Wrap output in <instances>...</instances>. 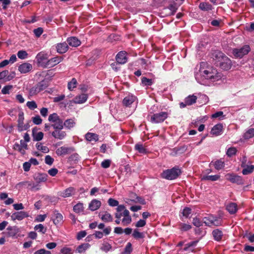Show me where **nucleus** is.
<instances>
[{
    "mask_svg": "<svg viewBox=\"0 0 254 254\" xmlns=\"http://www.w3.org/2000/svg\"><path fill=\"white\" fill-rule=\"evenodd\" d=\"M200 72L206 79H210L212 81H218L222 76V74L221 72H218L216 68L212 67H208L203 70L201 68Z\"/></svg>",
    "mask_w": 254,
    "mask_h": 254,
    "instance_id": "obj_1",
    "label": "nucleus"
},
{
    "mask_svg": "<svg viewBox=\"0 0 254 254\" xmlns=\"http://www.w3.org/2000/svg\"><path fill=\"white\" fill-rule=\"evenodd\" d=\"M13 87L12 85H6L3 87L1 90V93L3 94H7L9 93V90Z\"/></svg>",
    "mask_w": 254,
    "mask_h": 254,
    "instance_id": "obj_62",
    "label": "nucleus"
},
{
    "mask_svg": "<svg viewBox=\"0 0 254 254\" xmlns=\"http://www.w3.org/2000/svg\"><path fill=\"white\" fill-rule=\"evenodd\" d=\"M224 167V163L221 160H217L214 163V167L216 170H219Z\"/></svg>",
    "mask_w": 254,
    "mask_h": 254,
    "instance_id": "obj_52",
    "label": "nucleus"
},
{
    "mask_svg": "<svg viewBox=\"0 0 254 254\" xmlns=\"http://www.w3.org/2000/svg\"><path fill=\"white\" fill-rule=\"evenodd\" d=\"M6 230V235L9 237L16 236L19 232V229L16 226H9L7 228Z\"/></svg>",
    "mask_w": 254,
    "mask_h": 254,
    "instance_id": "obj_21",
    "label": "nucleus"
},
{
    "mask_svg": "<svg viewBox=\"0 0 254 254\" xmlns=\"http://www.w3.org/2000/svg\"><path fill=\"white\" fill-rule=\"evenodd\" d=\"M135 97L132 95H128L124 98L123 101V104L126 106H130L135 101Z\"/></svg>",
    "mask_w": 254,
    "mask_h": 254,
    "instance_id": "obj_28",
    "label": "nucleus"
},
{
    "mask_svg": "<svg viewBox=\"0 0 254 254\" xmlns=\"http://www.w3.org/2000/svg\"><path fill=\"white\" fill-rule=\"evenodd\" d=\"M73 210L76 213H80L83 212L84 207L83 204L81 202H78L73 207Z\"/></svg>",
    "mask_w": 254,
    "mask_h": 254,
    "instance_id": "obj_37",
    "label": "nucleus"
},
{
    "mask_svg": "<svg viewBox=\"0 0 254 254\" xmlns=\"http://www.w3.org/2000/svg\"><path fill=\"white\" fill-rule=\"evenodd\" d=\"M71 249L68 248H63L61 250L59 254H71Z\"/></svg>",
    "mask_w": 254,
    "mask_h": 254,
    "instance_id": "obj_64",
    "label": "nucleus"
},
{
    "mask_svg": "<svg viewBox=\"0 0 254 254\" xmlns=\"http://www.w3.org/2000/svg\"><path fill=\"white\" fill-rule=\"evenodd\" d=\"M232 65V63L231 60L225 55L216 66H219L223 70H228L231 68Z\"/></svg>",
    "mask_w": 254,
    "mask_h": 254,
    "instance_id": "obj_11",
    "label": "nucleus"
},
{
    "mask_svg": "<svg viewBox=\"0 0 254 254\" xmlns=\"http://www.w3.org/2000/svg\"><path fill=\"white\" fill-rule=\"evenodd\" d=\"M28 214L24 211H19L13 213L11 215V218L12 220H21L23 219L28 217Z\"/></svg>",
    "mask_w": 254,
    "mask_h": 254,
    "instance_id": "obj_18",
    "label": "nucleus"
},
{
    "mask_svg": "<svg viewBox=\"0 0 254 254\" xmlns=\"http://www.w3.org/2000/svg\"><path fill=\"white\" fill-rule=\"evenodd\" d=\"M112 248V246H111V244H110L109 243H108V242H104L100 249L103 251V252H104L105 253H108V252H109Z\"/></svg>",
    "mask_w": 254,
    "mask_h": 254,
    "instance_id": "obj_38",
    "label": "nucleus"
},
{
    "mask_svg": "<svg viewBox=\"0 0 254 254\" xmlns=\"http://www.w3.org/2000/svg\"><path fill=\"white\" fill-rule=\"evenodd\" d=\"M77 83L76 79L75 78H72L71 81L68 83V89L69 90H73V88L76 87Z\"/></svg>",
    "mask_w": 254,
    "mask_h": 254,
    "instance_id": "obj_45",
    "label": "nucleus"
},
{
    "mask_svg": "<svg viewBox=\"0 0 254 254\" xmlns=\"http://www.w3.org/2000/svg\"><path fill=\"white\" fill-rule=\"evenodd\" d=\"M210 58L212 59V61L216 66L218 63L223 59L225 55L219 50H215L212 51L210 54Z\"/></svg>",
    "mask_w": 254,
    "mask_h": 254,
    "instance_id": "obj_10",
    "label": "nucleus"
},
{
    "mask_svg": "<svg viewBox=\"0 0 254 254\" xmlns=\"http://www.w3.org/2000/svg\"><path fill=\"white\" fill-rule=\"evenodd\" d=\"M226 209L231 214H234L238 210V205L236 203L230 202L226 205Z\"/></svg>",
    "mask_w": 254,
    "mask_h": 254,
    "instance_id": "obj_23",
    "label": "nucleus"
},
{
    "mask_svg": "<svg viewBox=\"0 0 254 254\" xmlns=\"http://www.w3.org/2000/svg\"><path fill=\"white\" fill-rule=\"evenodd\" d=\"M197 97L194 95H189L185 99V103H187L188 106H190L196 103Z\"/></svg>",
    "mask_w": 254,
    "mask_h": 254,
    "instance_id": "obj_34",
    "label": "nucleus"
},
{
    "mask_svg": "<svg viewBox=\"0 0 254 254\" xmlns=\"http://www.w3.org/2000/svg\"><path fill=\"white\" fill-rule=\"evenodd\" d=\"M75 192V189L73 187H69L61 192L60 195L63 197H68L73 195Z\"/></svg>",
    "mask_w": 254,
    "mask_h": 254,
    "instance_id": "obj_20",
    "label": "nucleus"
},
{
    "mask_svg": "<svg viewBox=\"0 0 254 254\" xmlns=\"http://www.w3.org/2000/svg\"><path fill=\"white\" fill-rule=\"evenodd\" d=\"M101 205V202L100 200L96 199H93L89 204V209L91 211H95L97 210Z\"/></svg>",
    "mask_w": 254,
    "mask_h": 254,
    "instance_id": "obj_24",
    "label": "nucleus"
},
{
    "mask_svg": "<svg viewBox=\"0 0 254 254\" xmlns=\"http://www.w3.org/2000/svg\"><path fill=\"white\" fill-rule=\"evenodd\" d=\"M44 30L42 27H38L37 28L34 29L33 30V32L37 37H39L43 33Z\"/></svg>",
    "mask_w": 254,
    "mask_h": 254,
    "instance_id": "obj_55",
    "label": "nucleus"
},
{
    "mask_svg": "<svg viewBox=\"0 0 254 254\" xmlns=\"http://www.w3.org/2000/svg\"><path fill=\"white\" fill-rule=\"evenodd\" d=\"M36 59L38 66L47 68V62H48V61L47 54L40 52L37 55Z\"/></svg>",
    "mask_w": 254,
    "mask_h": 254,
    "instance_id": "obj_9",
    "label": "nucleus"
},
{
    "mask_svg": "<svg viewBox=\"0 0 254 254\" xmlns=\"http://www.w3.org/2000/svg\"><path fill=\"white\" fill-rule=\"evenodd\" d=\"M32 163V158H30L28 162L23 163V168L25 172L29 171Z\"/></svg>",
    "mask_w": 254,
    "mask_h": 254,
    "instance_id": "obj_56",
    "label": "nucleus"
},
{
    "mask_svg": "<svg viewBox=\"0 0 254 254\" xmlns=\"http://www.w3.org/2000/svg\"><path fill=\"white\" fill-rule=\"evenodd\" d=\"M134 148L140 153L146 154L147 153L146 149L144 147L142 144H136L135 145Z\"/></svg>",
    "mask_w": 254,
    "mask_h": 254,
    "instance_id": "obj_41",
    "label": "nucleus"
},
{
    "mask_svg": "<svg viewBox=\"0 0 254 254\" xmlns=\"http://www.w3.org/2000/svg\"><path fill=\"white\" fill-rule=\"evenodd\" d=\"M66 42L59 43L57 48H68V45L72 47H77L80 45V41L76 37H71L67 39Z\"/></svg>",
    "mask_w": 254,
    "mask_h": 254,
    "instance_id": "obj_5",
    "label": "nucleus"
},
{
    "mask_svg": "<svg viewBox=\"0 0 254 254\" xmlns=\"http://www.w3.org/2000/svg\"><path fill=\"white\" fill-rule=\"evenodd\" d=\"M244 238H247L250 243L254 242V234L246 233L243 236Z\"/></svg>",
    "mask_w": 254,
    "mask_h": 254,
    "instance_id": "obj_60",
    "label": "nucleus"
},
{
    "mask_svg": "<svg viewBox=\"0 0 254 254\" xmlns=\"http://www.w3.org/2000/svg\"><path fill=\"white\" fill-rule=\"evenodd\" d=\"M150 117V115L148 117ZM168 117V113L166 112H162L159 113L154 114L150 116V122L154 124H158L164 122Z\"/></svg>",
    "mask_w": 254,
    "mask_h": 254,
    "instance_id": "obj_6",
    "label": "nucleus"
},
{
    "mask_svg": "<svg viewBox=\"0 0 254 254\" xmlns=\"http://www.w3.org/2000/svg\"><path fill=\"white\" fill-rule=\"evenodd\" d=\"M250 51V49H234L233 54L236 58H242L244 55H247Z\"/></svg>",
    "mask_w": 254,
    "mask_h": 254,
    "instance_id": "obj_16",
    "label": "nucleus"
},
{
    "mask_svg": "<svg viewBox=\"0 0 254 254\" xmlns=\"http://www.w3.org/2000/svg\"><path fill=\"white\" fill-rule=\"evenodd\" d=\"M34 229L35 231H37L38 232H40L42 234H45L46 232V228L41 224L36 225L34 227Z\"/></svg>",
    "mask_w": 254,
    "mask_h": 254,
    "instance_id": "obj_47",
    "label": "nucleus"
},
{
    "mask_svg": "<svg viewBox=\"0 0 254 254\" xmlns=\"http://www.w3.org/2000/svg\"><path fill=\"white\" fill-rule=\"evenodd\" d=\"M54 161V158L51 156L48 155L45 156V162L46 164L51 166L53 164Z\"/></svg>",
    "mask_w": 254,
    "mask_h": 254,
    "instance_id": "obj_59",
    "label": "nucleus"
},
{
    "mask_svg": "<svg viewBox=\"0 0 254 254\" xmlns=\"http://www.w3.org/2000/svg\"><path fill=\"white\" fill-rule=\"evenodd\" d=\"M223 130V125L221 124H218L215 125L211 130V133L213 135L218 136L220 135Z\"/></svg>",
    "mask_w": 254,
    "mask_h": 254,
    "instance_id": "obj_26",
    "label": "nucleus"
},
{
    "mask_svg": "<svg viewBox=\"0 0 254 254\" xmlns=\"http://www.w3.org/2000/svg\"><path fill=\"white\" fill-rule=\"evenodd\" d=\"M63 60V58L62 57H56L48 60V62H47V68H51L61 63Z\"/></svg>",
    "mask_w": 254,
    "mask_h": 254,
    "instance_id": "obj_17",
    "label": "nucleus"
},
{
    "mask_svg": "<svg viewBox=\"0 0 254 254\" xmlns=\"http://www.w3.org/2000/svg\"><path fill=\"white\" fill-rule=\"evenodd\" d=\"M198 241L196 240V241H193L190 242L186 244L185 247H184L183 250L184 251H188L189 248H190L191 247H195L196 246L197 244L198 243Z\"/></svg>",
    "mask_w": 254,
    "mask_h": 254,
    "instance_id": "obj_46",
    "label": "nucleus"
},
{
    "mask_svg": "<svg viewBox=\"0 0 254 254\" xmlns=\"http://www.w3.org/2000/svg\"><path fill=\"white\" fill-rule=\"evenodd\" d=\"M212 235L214 240L220 242L222 239L223 233L220 229H216L212 231Z\"/></svg>",
    "mask_w": 254,
    "mask_h": 254,
    "instance_id": "obj_25",
    "label": "nucleus"
},
{
    "mask_svg": "<svg viewBox=\"0 0 254 254\" xmlns=\"http://www.w3.org/2000/svg\"><path fill=\"white\" fill-rule=\"evenodd\" d=\"M248 165H246L245 167H242L243 168L242 170V174L244 175H247L252 173L254 171V165L252 164V162L250 161H248Z\"/></svg>",
    "mask_w": 254,
    "mask_h": 254,
    "instance_id": "obj_19",
    "label": "nucleus"
},
{
    "mask_svg": "<svg viewBox=\"0 0 254 254\" xmlns=\"http://www.w3.org/2000/svg\"><path fill=\"white\" fill-rule=\"evenodd\" d=\"M182 173L178 166H175L172 169L164 170L161 174V177L168 180H173L176 179Z\"/></svg>",
    "mask_w": 254,
    "mask_h": 254,
    "instance_id": "obj_2",
    "label": "nucleus"
},
{
    "mask_svg": "<svg viewBox=\"0 0 254 254\" xmlns=\"http://www.w3.org/2000/svg\"><path fill=\"white\" fill-rule=\"evenodd\" d=\"M116 60L121 64H126L127 61V53L125 51L119 52L116 56Z\"/></svg>",
    "mask_w": 254,
    "mask_h": 254,
    "instance_id": "obj_14",
    "label": "nucleus"
},
{
    "mask_svg": "<svg viewBox=\"0 0 254 254\" xmlns=\"http://www.w3.org/2000/svg\"><path fill=\"white\" fill-rule=\"evenodd\" d=\"M18 119L17 127H18L21 125L23 124V121H24V119L23 112L22 111L18 110Z\"/></svg>",
    "mask_w": 254,
    "mask_h": 254,
    "instance_id": "obj_49",
    "label": "nucleus"
},
{
    "mask_svg": "<svg viewBox=\"0 0 254 254\" xmlns=\"http://www.w3.org/2000/svg\"><path fill=\"white\" fill-rule=\"evenodd\" d=\"M40 77L39 76V78H36V80H41L40 82L38 83V84L37 85V86L35 88V92L37 93L39 92L44 89H45L48 86L46 82L43 79H40Z\"/></svg>",
    "mask_w": 254,
    "mask_h": 254,
    "instance_id": "obj_22",
    "label": "nucleus"
},
{
    "mask_svg": "<svg viewBox=\"0 0 254 254\" xmlns=\"http://www.w3.org/2000/svg\"><path fill=\"white\" fill-rule=\"evenodd\" d=\"M132 236L135 239L143 238L144 235L143 233L139 232L137 229H135L132 233Z\"/></svg>",
    "mask_w": 254,
    "mask_h": 254,
    "instance_id": "obj_48",
    "label": "nucleus"
},
{
    "mask_svg": "<svg viewBox=\"0 0 254 254\" xmlns=\"http://www.w3.org/2000/svg\"><path fill=\"white\" fill-rule=\"evenodd\" d=\"M208 227L220 226L222 225L223 220L220 217L213 215H208L203 218V223Z\"/></svg>",
    "mask_w": 254,
    "mask_h": 254,
    "instance_id": "obj_3",
    "label": "nucleus"
},
{
    "mask_svg": "<svg viewBox=\"0 0 254 254\" xmlns=\"http://www.w3.org/2000/svg\"><path fill=\"white\" fill-rule=\"evenodd\" d=\"M31 67L30 64L24 63L18 66V70L21 73H25L30 71Z\"/></svg>",
    "mask_w": 254,
    "mask_h": 254,
    "instance_id": "obj_29",
    "label": "nucleus"
},
{
    "mask_svg": "<svg viewBox=\"0 0 254 254\" xmlns=\"http://www.w3.org/2000/svg\"><path fill=\"white\" fill-rule=\"evenodd\" d=\"M48 121L54 123L51 125L52 127H54L55 125L56 127H61L62 125H63V120L60 119L58 114L55 113L49 115L48 117Z\"/></svg>",
    "mask_w": 254,
    "mask_h": 254,
    "instance_id": "obj_12",
    "label": "nucleus"
},
{
    "mask_svg": "<svg viewBox=\"0 0 254 254\" xmlns=\"http://www.w3.org/2000/svg\"><path fill=\"white\" fill-rule=\"evenodd\" d=\"M49 75L50 76H53L54 75L53 72L52 70H48L47 72L45 71H40L38 72L34 76V78H39V76H41L42 78L44 77H46L47 76Z\"/></svg>",
    "mask_w": 254,
    "mask_h": 254,
    "instance_id": "obj_33",
    "label": "nucleus"
},
{
    "mask_svg": "<svg viewBox=\"0 0 254 254\" xmlns=\"http://www.w3.org/2000/svg\"><path fill=\"white\" fill-rule=\"evenodd\" d=\"M35 128H33V140L36 141L41 140L43 138L44 133L41 131L35 133Z\"/></svg>",
    "mask_w": 254,
    "mask_h": 254,
    "instance_id": "obj_35",
    "label": "nucleus"
},
{
    "mask_svg": "<svg viewBox=\"0 0 254 254\" xmlns=\"http://www.w3.org/2000/svg\"><path fill=\"white\" fill-rule=\"evenodd\" d=\"M75 124L74 120L72 119H69L66 120L63 123L64 126H65L66 128L70 129L73 127Z\"/></svg>",
    "mask_w": 254,
    "mask_h": 254,
    "instance_id": "obj_39",
    "label": "nucleus"
},
{
    "mask_svg": "<svg viewBox=\"0 0 254 254\" xmlns=\"http://www.w3.org/2000/svg\"><path fill=\"white\" fill-rule=\"evenodd\" d=\"M220 176L219 175H203L201 177L202 181H215L219 179Z\"/></svg>",
    "mask_w": 254,
    "mask_h": 254,
    "instance_id": "obj_32",
    "label": "nucleus"
},
{
    "mask_svg": "<svg viewBox=\"0 0 254 254\" xmlns=\"http://www.w3.org/2000/svg\"><path fill=\"white\" fill-rule=\"evenodd\" d=\"M224 116L223 115V112L222 111H218L211 115V118H220V120L223 119Z\"/></svg>",
    "mask_w": 254,
    "mask_h": 254,
    "instance_id": "obj_57",
    "label": "nucleus"
},
{
    "mask_svg": "<svg viewBox=\"0 0 254 254\" xmlns=\"http://www.w3.org/2000/svg\"><path fill=\"white\" fill-rule=\"evenodd\" d=\"M237 151V150L235 147H230L227 149L226 154L229 157H232L236 154Z\"/></svg>",
    "mask_w": 254,
    "mask_h": 254,
    "instance_id": "obj_50",
    "label": "nucleus"
},
{
    "mask_svg": "<svg viewBox=\"0 0 254 254\" xmlns=\"http://www.w3.org/2000/svg\"><path fill=\"white\" fill-rule=\"evenodd\" d=\"M226 179L233 184L238 185H243L245 184V180L242 177L234 173H228L225 176Z\"/></svg>",
    "mask_w": 254,
    "mask_h": 254,
    "instance_id": "obj_7",
    "label": "nucleus"
},
{
    "mask_svg": "<svg viewBox=\"0 0 254 254\" xmlns=\"http://www.w3.org/2000/svg\"><path fill=\"white\" fill-rule=\"evenodd\" d=\"M85 138L89 141H94L96 142L99 139V136L98 134L94 133L88 132L85 134Z\"/></svg>",
    "mask_w": 254,
    "mask_h": 254,
    "instance_id": "obj_30",
    "label": "nucleus"
},
{
    "mask_svg": "<svg viewBox=\"0 0 254 254\" xmlns=\"http://www.w3.org/2000/svg\"><path fill=\"white\" fill-rule=\"evenodd\" d=\"M36 147L38 150L41 151L43 153H48L49 151L48 147L43 146L41 143H37Z\"/></svg>",
    "mask_w": 254,
    "mask_h": 254,
    "instance_id": "obj_44",
    "label": "nucleus"
},
{
    "mask_svg": "<svg viewBox=\"0 0 254 254\" xmlns=\"http://www.w3.org/2000/svg\"><path fill=\"white\" fill-rule=\"evenodd\" d=\"M124 217L123 218L122 221L123 225L127 226L129 225L132 221L131 217L130 216H124Z\"/></svg>",
    "mask_w": 254,
    "mask_h": 254,
    "instance_id": "obj_54",
    "label": "nucleus"
},
{
    "mask_svg": "<svg viewBox=\"0 0 254 254\" xmlns=\"http://www.w3.org/2000/svg\"><path fill=\"white\" fill-rule=\"evenodd\" d=\"M184 0H172L168 8L171 11V14L174 15L177 11L178 7L183 3Z\"/></svg>",
    "mask_w": 254,
    "mask_h": 254,
    "instance_id": "obj_13",
    "label": "nucleus"
},
{
    "mask_svg": "<svg viewBox=\"0 0 254 254\" xmlns=\"http://www.w3.org/2000/svg\"><path fill=\"white\" fill-rule=\"evenodd\" d=\"M132 251V245L130 243H128L125 248L124 254H130Z\"/></svg>",
    "mask_w": 254,
    "mask_h": 254,
    "instance_id": "obj_63",
    "label": "nucleus"
},
{
    "mask_svg": "<svg viewBox=\"0 0 254 254\" xmlns=\"http://www.w3.org/2000/svg\"><path fill=\"white\" fill-rule=\"evenodd\" d=\"M99 216L101 220L105 222H112L113 220L112 216L107 211H105L102 214L100 212Z\"/></svg>",
    "mask_w": 254,
    "mask_h": 254,
    "instance_id": "obj_27",
    "label": "nucleus"
},
{
    "mask_svg": "<svg viewBox=\"0 0 254 254\" xmlns=\"http://www.w3.org/2000/svg\"><path fill=\"white\" fill-rule=\"evenodd\" d=\"M192 224L196 227H199L203 225V221L197 217H194L192 220Z\"/></svg>",
    "mask_w": 254,
    "mask_h": 254,
    "instance_id": "obj_51",
    "label": "nucleus"
},
{
    "mask_svg": "<svg viewBox=\"0 0 254 254\" xmlns=\"http://www.w3.org/2000/svg\"><path fill=\"white\" fill-rule=\"evenodd\" d=\"M87 99V95L86 94H81L77 96L74 98V102L77 104H81L84 103Z\"/></svg>",
    "mask_w": 254,
    "mask_h": 254,
    "instance_id": "obj_31",
    "label": "nucleus"
},
{
    "mask_svg": "<svg viewBox=\"0 0 254 254\" xmlns=\"http://www.w3.org/2000/svg\"><path fill=\"white\" fill-rule=\"evenodd\" d=\"M90 247V245L88 243H84L78 246L76 248V252L79 253L84 252L86 250Z\"/></svg>",
    "mask_w": 254,
    "mask_h": 254,
    "instance_id": "obj_40",
    "label": "nucleus"
},
{
    "mask_svg": "<svg viewBox=\"0 0 254 254\" xmlns=\"http://www.w3.org/2000/svg\"><path fill=\"white\" fill-rule=\"evenodd\" d=\"M74 150V149L73 147L62 146L56 150V153L58 156H62L73 152Z\"/></svg>",
    "mask_w": 254,
    "mask_h": 254,
    "instance_id": "obj_15",
    "label": "nucleus"
},
{
    "mask_svg": "<svg viewBox=\"0 0 254 254\" xmlns=\"http://www.w3.org/2000/svg\"><path fill=\"white\" fill-rule=\"evenodd\" d=\"M55 219H54L53 222L55 224H58L61 222L63 219V216L62 214L59 213L58 211L55 212Z\"/></svg>",
    "mask_w": 254,
    "mask_h": 254,
    "instance_id": "obj_42",
    "label": "nucleus"
},
{
    "mask_svg": "<svg viewBox=\"0 0 254 254\" xmlns=\"http://www.w3.org/2000/svg\"><path fill=\"white\" fill-rule=\"evenodd\" d=\"M199 8L203 11H209L212 9V6L208 2H200L199 5Z\"/></svg>",
    "mask_w": 254,
    "mask_h": 254,
    "instance_id": "obj_36",
    "label": "nucleus"
},
{
    "mask_svg": "<svg viewBox=\"0 0 254 254\" xmlns=\"http://www.w3.org/2000/svg\"><path fill=\"white\" fill-rule=\"evenodd\" d=\"M48 175L45 173H36L33 182V191L38 190L41 189L43 183L47 180Z\"/></svg>",
    "mask_w": 254,
    "mask_h": 254,
    "instance_id": "obj_4",
    "label": "nucleus"
},
{
    "mask_svg": "<svg viewBox=\"0 0 254 254\" xmlns=\"http://www.w3.org/2000/svg\"><path fill=\"white\" fill-rule=\"evenodd\" d=\"M179 227L180 230L182 231H187L192 228L190 225L183 223H180L179 224Z\"/></svg>",
    "mask_w": 254,
    "mask_h": 254,
    "instance_id": "obj_43",
    "label": "nucleus"
},
{
    "mask_svg": "<svg viewBox=\"0 0 254 254\" xmlns=\"http://www.w3.org/2000/svg\"><path fill=\"white\" fill-rule=\"evenodd\" d=\"M53 127L55 130L52 132L51 134L55 138L62 140L66 136V132L62 130L64 128V125H62L61 127L60 126L58 127H56L55 125Z\"/></svg>",
    "mask_w": 254,
    "mask_h": 254,
    "instance_id": "obj_8",
    "label": "nucleus"
},
{
    "mask_svg": "<svg viewBox=\"0 0 254 254\" xmlns=\"http://www.w3.org/2000/svg\"><path fill=\"white\" fill-rule=\"evenodd\" d=\"M141 82L145 86L151 85L153 83L151 79L147 78L146 77H142L141 78Z\"/></svg>",
    "mask_w": 254,
    "mask_h": 254,
    "instance_id": "obj_53",
    "label": "nucleus"
},
{
    "mask_svg": "<svg viewBox=\"0 0 254 254\" xmlns=\"http://www.w3.org/2000/svg\"><path fill=\"white\" fill-rule=\"evenodd\" d=\"M111 164V161L109 159L104 160L102 162L101 166L102 168L107 169L110 167Z\"/></svg>",
    "mask_w": 254,
    "mask_h": 254,
    "instance_id": "obj_58",
    "label": "nucleus"
},
{
    "mask_svg": "<svg viewBox=\"0 0 254 254\" xmlns=\"http://www.w3.org/2000/svg\"><path fill=\"white\" fill-rule=\"evenodd\" d=\"M191 213V209L189 207H185L183 210V215L186 218H188L190 214Z\"/></svg>",
    "mask_w": 254,
    "mask_h": 254,
    "instance_id": "obj_61",
    "label": "nucleus"
}]
</instances>
